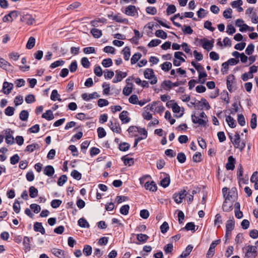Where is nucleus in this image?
Instances as JSON below:
<instances>
[{
	"mask_svg": "<svg viewBox=\"0 0 258 258\" xmlns=\"http://www.w3.org/2000/svg\"><path fill=\"white\" fill-rule=\"evenodd\" d=\"M200 117L201 118L196 116L195 113L192 114L191 116L192 122L195 124L198 123L199 126L206 127L208 121L207 116L204 111H202L200 114Z\"/></svg>",
	"mask_w": 258,
	"mask_h": 258,
	"instance_id": "obj_1",
	"label": "nucleus"
},
{
	"mask_svg": "<svg viewBox=\"0 0 258 258\" xmlns=\"http://www.w3.org/2000/svg\"><path fill=\"white\" fill-rule=\"evenodd\" d=\"M256 246L248 245L247 246V251L245 254V256L247 258H255L257 256V246H258V240L255 242Z\"/></svg>",
	"mask_w": 258,
	"mask_h": 258,
	"instance_id": "obj_2",
	"label": "nucleus"
},
{
	"mask_svg": "<svg viewBox=\"0 0 258 258\" xmlns=\"http://www.w3.org/2000/svg\"><path fill=\"white\" fill-rule=\"evenodd\" d=\"M146 79L151 80L150 83L152 85L155 84L157 82V79L155 77L153 70L151 69H147L144 73Z\"/></svg>",
	"mask_w": 258,
	"mask_h": 258,
	"instance_id": "obj_3",
	"label": "nucleus"
},
{
	"mask_svg": "<svg viewBox=\"0 0 258 258\" xmlns=\"http://www.w3.org/2000/svg\"><path fill=\"white\" fill-rule=\"evenodd\" d=\"M221 242V240L220 239H217L216 240H215L213 241L210 246V248L206 254V256L207 258H211L215 254V247L219 244Z\"/></svg>",
	"mask_w": 258,
	"mask_h": 258,
	"instance_id": "obj_4",
	"label": "nucleus"
},
{
	"mask_svg": "<svg viewBox=\"0 0 258 258\" xmlns=\"http://www.w3.org/2000/svg\"><path fill=\"white\" fill-rule=\"evenodd\" d=\"M186 195V191L185 189H182L177 193H175L173 195V198L174 201L177 204H180L182 202V200L185 198Z\"/></svg>",
	"mask_w": 258,
	"mask_h": 258,
	"instance_id": "obj_5",
	"label": "nucleus"
},
{
	"mask_svg": "<svg viewBox=\"0 0 258 258\" xmlns=\"http://www.w3.org/2000/svg\"><path fill=\"white\" fill-rule=\"evenodd\" d=\"M185 55L181 51H177L174 53L175 59L173 60V64H180V63L185 61V59L182 57Z\"/></svg>",
	"mask_w": 258,
	"mask_h": 258,
	"instance_id": "obj_6",
	"label": "nucleus"
},
{
	"mask_svg": "<svg viewBox=\"0 0 258 258\" xmlns=\"http://www.w3.org/2000/svg\"><path fill=\"white\" fill-rule=\"evenodd\" d=\"M125 14L126 15L132 17L138 16V15L136 7L133 5H130L126 8Z\"/></svg>",
	"mask_w": 258,
	"mask_h": 258,
	"instance_id": "obj_7",
	"label": "nucleus"
},
{
	"mask_svg": "<svg viewBox=\"0 0 258 258\" xmlns=\"http://www.w3.org/2000/svg\"><path fill=\"white\" fill-rule=\"evenodd\" d=\"M13 89V84L8 82H4L3 85V92L6 94H9Z\"/></svg>",
	"mask_w": 258,
	"mask_h": 258,
	"instance_id": "obj_8",
	"label": "nucleus"
},
{
	"mask_svg": "<svg viewBox=\"0 0 258 258\" xmlns=\"http://www.w3.org/2000/svg\"><path fill=\"white\" fill-rule=\"evenodd\" d=\"M6 134V142L7 144L9 145H12L14 143V138L13 136L10 134V133H13V131H12L10 128L7 129L5 131Z\"/></svg>",
	"mask_w": 258,
	"mask_h": 258,
	"instance_id": "obj_9",
	"label": "nucleus"
},
{
	"mask_svg": "<svg viewBox=\"0 0 258 258\" xmlns=\"http://www.w3.org/2000/svg\"><path fill=\"white\" fill-rule=\"evenodd\" d=\"M235 159L233 157V156H230L228 158L227 163L226 164V169L228 170H233L235 168Z\"/></svg>",
	"mask_w": 258,
	"mask_h": 258,
	"instance_id": "obj_10",
	"label": "nucleus"
},
{
	"mask_svg": "<svg viewBox=\"0 0 258 258\" xmlns=\"http://www.w3.org/2000/svg\"><path fill=\"white\" fill-rule=\"evenodd\" d=\"M51 252L55 256L59 258H67V255L66 252L60 249L53 248L51 249Z\"/></svg>",
	"mask_w": 258,
	"mask_h": 258,
	"instance_id": "obj_11",
	"label": "nucleus"
},
{
	"mask_svg": "<svg viewBox=\"0 0 258 258\" xmlns=\"http://www.w3.org/2000/svg\"><path fill=\"white\" fill-rule=\"evenodd\" d=\"M128 112L127 111L123 110L119 114V118L121 120L122 123H127L131 120V118L128 117Z\"/></svg>",
	"mask_w": 258,
	"mask_h": 258,
	"instance_id": "obj_12",
	"label": "nucleus"
},
{
	"mask_svg": "<svg viewBox=\"0 0 258 258\" xmlns=\"http://www.w3.org/2000/svg\"><path fill=\"white\" fill-rule=\"evenodd\" d=\"M144 186L147 190H149L151 191H156L157 190V186L153 181L150 182L149 181L145 182Z\"/></svg>",
	"mask_w": 258,
	"mask_h": 258,
	"instance_id": "obj_13",
	"label": "nucleus"
},
{
	"mask_svg": "<svg viewBox=\"0 0 258 258\" xmlns=\"http://www.w3.org/2000/svg\"><path fill=\"white\" fill-rule=\"evenodd\" d=\"M30 242V241L29 237H28V236H24L23 238V245L24 246L23 249L25 251V253H27L31 249Z\"/></svg>",
	"mask_w": 258,
	"mask_h": 258,
	"instance_id": "obj_14",
	"label": "nucleus"
},
{
	"mask_svg": "<svg viewBox=\"0 0 258 258\" xmlns=\"http://www.w3.org/2000/svg\"><path fill=\"white\" fill-rule=\"evenodd\" d=\"M54 168L51 165H47L43 170V173L49 177H51L54 174Z\"/></svg>",
	"mask_w": 258,
	"mask_h": 258,
	"instance_id": "obj_15",
	"label": "nucleus"
},
{
	"mask_svg": "<svg viewBox=\"0 0 258 258\" xmlns=\"http://www.w3.org/2000/svg\"><path fill=\"white\" fill-rule=\"evenodd\" d=\"M34 230L36 232H39L42 234H45V230L40 222H36L34 224Z\"/></svg>",
	"mask_w": 258,
	"mask_h": 258,
	"instance_id": "obj_16",
	"label": "nucleus"
},
{
	"mask_svg": "<svg viewBox=\"0 0 258 258\" xmlns=\"http://www.w3.org/2000/svg\"><path fill=\"white\" fill-rule=\"evenodd\" d=\"M173 83L170 80H165L161 84V87L165 90H170L173 86Z\"/></svg>",
	"mask_w": 258,
	"mask_h": 258,
	"instance_id": "obj_17",
	"label": "nucleus"
},
{
	"mask_svg": "<svg viewBox=\"0 0 258 258\" xmlns=\"http://www.w3.org/2000/svg\"><path fill=\"white\" fill-rule=\"evenodd\" d=\"M130 81V79H127L126 80V83L128 85H130L131 86L130 87H127V86H125L123 89V94L125 95V96H128L129 95H130L132 92V89H133V84L132 83H130L128 81Z\"/></svg>",
	"mask_w": 258,
	"mask_h": 258,
	"instance_id": "obj_18",
	"label": "nucleus"
},
{
	"mask_svg": "<svg viewBox=\"0 0 258 258\" xmlns=\"http://www.w3.org/2000/svg\"><path fill=\"white\" fill-rule=\"evenodd\" d=\"M193 249V246L191 244H189L187 246L184 251H183L182 253L179 255V257L181 258H185L186 256H188L190 253L191 252Z\"/></svg>",
	"mask_w": 258,
	"mask_h": 258,
	"instance_id": "obj_19",
	"label": "nucleus"
},
{
	"mask_svg": "<svg viewBox=\"0 0 258 258\" xmlns=\"http://www.w3.org/2000/svg\"><path fill=\"white\" fill-rule=\"evenodd\" d=\"M40 148L39 145L37 143H33L31 145H28L24 151L25 152H33L35 149H39Z\"/></svg>",
	"mask_w": 258,
	"mask_h": 258,
	"instance_id": "obj_20",
	"label": "nucleus"
},
{
	"mask_svg": "<svg viewBox=\"0 0 258 258\" xmlns=\"http://www.w3.org/2000/svg\"><path fill=\"white\" fill-rule=\"evenodd\" d=\"M235 227V221L233 217L232 219L228 220L226 223V230L232 231Z\"/></svg>",
	"mask_w": 258,
	"mask_h": 258,
	"instance_id": "obj_21",
	"label": "nucleus"
},
{
	"mask_svg": "<svg viewBox=\"0 0 258 258\" xmlns=\"http://www.w3.org/2000/svg\"><path fill=\"white\" fill-rule=\"evenodd\" d=\"M226 121L228 123V125L231 128H234L236 126V120L230 115H227L226 117Z\"/></svg>",
	"mask_w": 258,
	"mask_h": 258,
	"instance_id": "obj_22",
	"label": "nucleus"
},
{
	"mask_svg": "<svg viewBox=\"0 0 258 258\" xmlns=\"http://www.w3.org/2000/svg\"><path fill=\"white\" fill-rule=\"evenodd\" d=\"M22 21H26L27 24L31 25L33 24L34 22L35 21V20L31 15H26L25 16L23 17Z\"/></svg>",
	"mask_w": 258,
	"mask_h": 258,
	"instance_id": "obj_23",
	"label": "nucleus"
},
{
	"mask_svg": "<svg viewBox=\"0 0 258 258\" xmlns=\"http://www.w3.org/2000/svg\"><path fill=\"white\" fill-rule=\"evenodd\" d=\"M170 182V178L169 174H166V177H165L163 179H162L160 181V185L166 188L169 185Z\"/></svg>",
	"mask_w": 258,
	"mask_h": 258,
	"instance_id": "obj_24",
	"label": "nucleus"
},
{
	"mask_svg": "<svg viewBox=\"0 0 258 258\" xmlns=\"http://www.w3.org/2000/svg\"><path fill=\"white\" fill-rule=\"evenodd\" d=\"M41 117L48 120H51L54 118L52 111L51 110H46L45 113L42 114Z\"/></svg>",
	"mask_w": 258,
	"mask_h": 258,
	"instance_id": "obj_25",
	"label": "nucleus"
},
{
	"mask_svg": "<svg viewBox=\"0 0 258 258\" xmlns=\"http://www.w3.org/2000/svg\"><path fill=\"white\" fill-rule=\"evenodd\" d=\"M222 209L224 212H230L232 210V204L231 203H228L227 202V200H225L222 205Z\"/></svg>",
	"mask_w": 258,
	"mask_h": 258,
	"instance_id": "obj_26",
	"label": "nucleus"
},
{
	"mask_svg": "<svg viewBox=\"0 0 258 258\" xmlns=\"http://www.w3.org/2000/svg\"><path fill=\"white\" fill-rule=\"evenodd\" d=\"M29 196L31 198H35L38 196V190L33 186H31L29 188Z\"/></svg>",
	"mask_w": 258,
	"mask_h": 258,
	"instance_id": "obj_27",
	"label": "nucleus"
},
{
	"mask_svg": "<svg viewBox=\"0 0 258 258\" xmlns=\"http://www.w3.org/2000/svg\"><path fill=\"white\" fill-rule=\"evenodd\" d=\"M250 126L252 129H255L257 126V116L255 113H252L250 121Z\"/></svg>",
	"mask_w": 258,
	"mask_h": 258,
	"instance_id": "obj_28",
	"label": "nucleus"
},
{
	"mask_svg": "<svg viewBox=\"0 0 258 258\" xmlns=\"http://www.w3.org/2000/svg\"><path fill=\"white\" fill-rule=\"evenodd\" d=\"M78 224L79 226L82 228H89L90 225L87 221L84 218H80L78 221Z\"/></svg>",
	"mask_w": 258,
	"mask_h": 258,
	"instance_id": "obj_29",
	"label": "nucleus"
},
{
	"mask_svg": "<svg viewBox=\"0 0 258 258\" xmlns=\"http://www.w3.org/2000/svg\"><path fill=\"white\" fill-rule=\"evenodd\" d=\"M149 237L145 234H137V239L140 242L145 243L149 239Z\"/></svg>",
	"mask_w": 258,
	"mask_h": 258,
	"instance_id": "obj_30",
	"label": "nucleus"
},
{
	"mask_svg": "<svg viewBox=\"0 0 258 258\" xmlns=\"http://www.w3.org/2000/svg\"><path fill=\"white\" fill-rule=\"evenodd\" d=\"M199 79L198 80V83L204 84L205 83L206 80L205 78L207 77V74L206 72L204 71L199 73Z\"/></svg>",
	"mask_w": 258,
	"mask_h": 258,
	"instance_id": "obj_31",
	"label": "nucleus"
},
{
	"mask_svg": "<svg viewBox=\"0 0 258 258\" xmlns=\"http://www.w3.org/2000/svg\"><path fill=\"white\" fill-rule=\"evenodd\" d=\"M111 130L114 133L120 134L121 132V128L120 127L119 122L116 121L112 126H110Z\"/></svg>",
	"mask_w": 258,
	"mask_h": 258,
	"instance_id": "obj_32",
	"label": "nucleus"
},
{
	"mask_svg": "<svg viewBox=\"0 0 258 258\" xmlns=\"http://www.w3.org/2000/svg\"><path fill=\"white\" fill-rule=\"evenodd\" d=\"M121 159L125 165H128V166H131L134 163V158H126V156H124Z\"/></svg>",
	"mask_w": 258,
	"mask_h": 258,
	"instance_id": "obj_33",
	"label": "nucleus"
},
{
	"mask_svg": "<svg viewBox=\"0 0 258 258\" xmlns=\"http://www.w3.org/2000/svg\"><path fill=\"white\" fill-rule=\"evenodd\" d=\"M130 148V145L126 142H122L119 144L118 149L121 151H126Z\"/></svg>",
	"mask_w": 258,
	"mask_h": 258,
	"instance_id": "obj_34",
	"label": "nucleus"
},
{
	"mask_svg": "<svg viewBox=\"0 0 258 258\" xmlns=\"http://www.w3.org/2000/svg\"><path fill=\"white\" fill-rule=\"evenodd\" d=\"M202 46L207 51H210L213 48V44L210 41L206 40H204V42L203 43Z\"/></svg>",
	"mask_w": 258,
	"mask_h": 258,
	"instance_id": "obj_35",
	"label": "nucleus"
},
{
	"mask_svg": "<svg viewBox=\"0 0 258 258\" xmlns=\"http://www.w3.org/2000/svg\"><path fill=\"white\" fill-rule=\"evenodd\" d=\"M90 33L92 34L94 37L99 38L102 36V31L96 28H93L91 30Z\"/></svg>",
	"mask_w": 258,
	"mask_h": 258,
	"instance_id": "obj_36",
	"label": "nucleus"
},
{
	"mask_svg": "<svg viewBox=\"0 0 258 258\" xmlns=\"http://www.w3.org/2000/svg\"><path fill=\"white\" fill-rule=\"evenodd\" d=\"M238 105L242 109V107L241 105L240 102L239 101L238 104L237 102H235L232 104V106L234 107L230 109V114L234 115L236 112L238 111Z\"/></svg>",
	"mask_w": 258,
	"mask_h": 258,
	"instance_id": "obj_37",
	"label": "nucleus"
},
{
	"mask_svg": "<svg viewBox=\"0 0 258 258\" xmlns=\"http://www.w3.org/2000/svg\"><path fill=\"white\" fill-rule=\"evenodd\" d=\"M92 252V247L89 245H85L83 250L84 254L87 256L91 254Z\"/></svg>",
	"mask_w": 258,
	"mask_h": 258,
	"instance_id": "obj_38",
	"label": "nucleus"
},
{
	"mask_svg": "<svg viewBox=\"0 0 258 258\" xmlns=\"http://www.w3.org/2000/svg\"><path fill=\"white\" fill-rule=\"evenodd\" d=\"M35 44V39L33 37H30L26 44V48L29 49H32Z\"/></svg>",
	"mask_w": 258,
	"mask_h": 258,
	"instance_id": "obj_39",
	"label": "nucleus"
},
{
	"mask_svg": "<svg viewBox=\"0 0 258 258\" xmlns=\"http://www.w3.org/2000/svg\"><path fill=\"white\" fill-rule=\"evenodd\" d=\"M243 168L241 164H239L237 168V176L238 180V183L240 184V178L243 176Z\"/></svg>",
	"mask_w": 258,
	"mask_h": 258,
	"instance_id": "obj_40",
	"label": "nucleus"
},
{
	"mask_svg": "<svg viewBox=\"0 0 258 258\" xmlns=\"http://www.w3.org/2000/svg\"><path fill=\"white\" fill-rule=\"evenodd\" d=\"M29 117V112L27 110H23L19 114L20 119L22 121H27Z\"/></svg>",
	"mask_w": 258,
	"mask_h": 258,
	"instance_id": "obj_41",
	"label": "nucleus"
},
{
	"mask_svg": "<svg viewBox=\"0 0 258 258\" xmlns=\"http://www.w3.org/2000/svg\"><path fill=\"white\" fill-rule=\"evenodd\" d=\"M60 95L58 94L56 90H53L50 95V99L53 101H56L57 100L59 101H61V99L59 98Z\"/></svg>",
	"mask_w": 258,
	"mask_h": 258,
	"instance_id": "obj_42",
	"label": "nucleus"
},
{
	"mask_svg": "<svg viewBox=\"0 0 258 258\" xmlns=\"http://www.w3.org/2000/svg\"><path fill=\"white\" fill-rule=\"evenodd\" d=\"M142 54L140 52L135 53L131 58L132 64H135L141 57Z\"/></svg>",
	"mask_w": 258,
	"mask_h": 258,
	"instance_id": "obj_43",
	"label": "nucleus"
},
{
	"mask_svg": "<svg viewBox=\"0 0 258 258\" xmlns=\"http://www.w3.org/2000/svg\"><path fill=\"white\" fill-rule=\"evenodd\" d=\"M155 35L163 39H165L167 37V33L162 30H158L155 32Z\"/></svg>",
	"mask_w": 258,
	"mask_h": 258,
	"instance_id": "obj_44",
	"label": "nucleus"
},
{
	"mask_svg": "<svg viewBox=\"0 0 258 258\" xmlns=\"http://www.w3.org/2000/svg\"><path fill=\"white\" fill-rule=\"evenodd\" d=\"M137 128L138 126L134 125L130 126L127 129V132L132 136L137 137L138 135L135 134L138 132Z\"/></svg>",
	"mask_w": 258,
	"mask_h": 258,
	"instance_id": "obj_45",
	"label": "nucleus"
},
{
	"mask_svg": "<svg viewBox=\"0 0 258 258\" xmlns=\"http://www.w3.org/2000/svg\"><path fill=\"white\" fill-rule=\"evenodd\" d=\"M177 159L179 163H183L185 162L186 157L184 153L180 152L177 154Z\"/></svg>",
	"mask_w": 258,
	"mask_h": 258,
	"instance_id": "obj_46",
	"label": "nucleus"
},
{
	"mask_svg": "<svg viewBox=\"0 0 258 258\" xmlns=\"http://www.w3.org/2000/svg\"><path fill=\"white\" fill-rule=\"evenodd\" d=\"M130 206L128 205H124L120 209V213L123 215H127L128 214L130 210Z\"/></svg>",
	"mask_w": 258,
	"mask_h": 258,
	"instance_id": "obj_47",
	"label": "nucleus"
},
{
	"mask_svg": "<svg viewBox=\"0 0 258 258\" xmlns=\"http://www.w3.org/2000/svg\"><path fill=\"white\" fill-rule=\"evenodd\" d=\"M67 176L65 174L62 175L57 180V184L60 186H62L67 182Z\"/></svg>",
	"mask_w": 258,
	"mask_h": 258,
	"instance_id": "obj_48",
	"label": "nucleus"
},
{
	"mask_svg": "<svg viewBox=\"0 0 258 258\" xmlns=\"http://www.w3.org/2000/svg\"><path fill=\"white\" fill-rule=\"evenodd\" d=\"M71 175L75 179L79 180L82 178V174L78 171L76 170H73L71 173Z\"/></svg>",
	"mask_w": 258,
	"mask_h": 258,
	"instance_id": "obj_49",
	"label": "nucleus"
},
{
	"mask_svg": "<svg viewBox=\"0 0 258 258\" xmlns=\"http://www.w3.org/2000/svg\"><path fill=\"white\" fill-rule=\"evenodd\" d=\"M122 52L123 53V57L125 60H128L130 57V49L128 47H125L122 50Z\"/></svg>",
	"mask_w": 258,
	"mask_h": 258,
	"instance_id": "obj_50",
	"label": "nucleus"
},
{
	"mask_svg": "<svg viewBox=\"0 0 258 258\" xmlns=\"http://www.w3.org/2000/svg\"><path fill=\"white\" fill-rule=\"evenodd\" d=\"M221 98L223 101H225L227 104L229 103V97L227 91L224 90L221 92Z\"/></svg>",
	"mask_w": 258,
	"mask_h": 258,
	"instance_id": "obj_51",
	"label": "nucleus"
},
{
	"mask_svg": "<svg viewBox=\"0 0 258 258\" xmlns=\"http://www.w3.org/2000/svg\"><path fill=\"white\" fill-rule=\"evenodd\" d=\"M161 42V41L160 39H153L150 41V42L148 43V46L149 47H155L160 44Z\"/></svg>",
	"mask_w": 258,
	"mask_h": 258,
	"instance_id": "obj_52",
	"label": "nucleus"
},
{
	"mask_svg": "<svg viewBox=\"0 0 258 258\" xmlns=\"http://www.w3.org/2000/svg\"><path fill=\"white\" fill-rule=\"evenodd\" d=\"M236 191V187H232L230 191H229L226 196V200H231L232 199L233 197H234V195Z\"/></svg>",
	"mask_w": 258,
	"mask_h": 258,
	"instance_id": "obj_53",
	"label": "nucleus"
},
{
	"mask_svg": "<svg viewBox=\"0 0 258 258\" xmlns=\"http://www.w3.org/2000/svg\"><path fill=\"white\" fill-rule=\"evenodd\" d=\"M202 154L200 152H196L192 157V160L195 162H200L202 160Z\"/></svg>",
	"mask_w": 258,
	"mask_h": 258,
	"instance_id": "obj_54",
	"label": "nucleus"
},
{
	"mask_svg": "<svg viewBox=\"0 0 258 258\" xmlns=\"http://www.w3.org/2000/svg\"><path fill=\"white\" fill-rule=\"evenodd\" d=\"M160 228L161 232L162 233L164 234L166 233L169 228L168 223L166 221L164 222L163 224L160 226Z\"/></svg>",
	"mask_w": 258,
	"mask_h": 258,
	"instance_id": "obj_55",
	"label": "nucleus"
},
{
	"mask_svg": "<svg viewBox=\"0 0 258 258\" xmlns=\"http://www.w3.org/2000/svg\"><path fill=\"white\" fill-rule=\"evenodd\" d=\"M97 133L99 138H102L106 135V132L102 127H99L97 128Z\"/></svg>",
	"mask_w": 258,
	"mask_h": 258,
	"instance_id": "obj_56",
	"label": "nucleus"
},
{
	"mask_svg": "<svg viewBox=\"0 0 258 258\" xmlns=\"http://www.w3.org/2000/svg\"><path fill=\"white\" fill-rule=\"evenodd\" d=\"M146 12L147 14L154 15L157 13V11L155 7L149 6L146 8Z\"/></svg>",
	"mask_w": 258,
	"mask_h": 258,
	"instance_id": "obj_57",
	"label": "nucleus"
},
{
	"mask_svg": "<svg viewBox=\"0 0 258 258\" xmlns=\"http://www.w3.org/2000/svg\"><path fill=\"white\" fill-rule=\"evenodd\" d=\"M15 108L13 107L8 106L5 110V113L7 116H12L14 113Z\"/></svg>",
	"mask_w": 258,
	"mask_h": 258,
	"instance_id": "obj_58",
	"label": "nucleus"
},
{
	"mask_svg": "<svg viewBox=\"0 0 258 258\" xmlns=\"http://www.w3.org/2000/svg\"><path fill=\"white\" fill-rule=\"evenodd\" d=\"M62 203V201L60 200L55 199L51 202V206L54 209H56L59 207Z\"/></svg>",
	"mask_w": 258,
	"mask_h": 258,
	"instance_id": "obj_59",
	"label": "nucleus"
},
{
	"mask_svg": "<svg viewBox=\"0 0 258 258\" xmlns=\"http://www.w3.org/2000/svg\"><path fill=\"white\" fill-rule=\"evenodd\" d=\"M40 127L38 124L33 125L32 127L29 128L28 131L30 133H37L39 132Z\"/></svg>",
	"mask_w": 258,
	"mask_h": 258,
	"instance_id": "obj_60",
	"label": "nucleus"
},
{
	"mask_svg": "<svg viewBox=\"0 0 258 258\" xmlns=\"http://www.w3.org/2000/svg\"><path fill=\"white\" fill-rule=\"evenodd\" d=\"M20 160V157L16 154L14 155L10 158V163L12 165H15L17 164Z\"/></svg>",
	"mask_w": 258,
	"mask_h": 258,
	"instance_id": "obj_61",
	"label": "nucleus"
},
{
	"mask_svg": "<svg viewBox=\"0 0 258 258\" xmlns=\"http://www.w3.org/2000/svg\"><path fill=\"white\" fill-rule=\"evenodd\" d=\"M102 88H103V93L105 95H109L110 92V85L106 82L102 84Z\"/></svg>",
	"mask_w": 258,
	"mask_h": 258,
	"instance_id": "obj_62",
	"label": "nucleus"
},
{
	"mask_svg": "<svg viewBox=\"0 0 258 258\" xmlns=\"http://www.w3.org/2000/svg\"><path fill=\"white\" fill-rule=\"evenodd\" d=\"M182 30L183 32V33L185 34H191L193 32L192 29L189 26L184 25L182 27Z\"/></svg>",
	"mask_w": 258,
	"mask_h": 258,
	"instance_id": "obj_63",
	"label": "nucleus"
},
{
	"mask_svg": "<svg viewBox=\"0 0 258 258\" xmlns=\"http://www.w3.org/2000/svg\"><path fill=\"white\" fill-rule=\"evenodd\" d=\"M30 208L33 210L34 213H38L40 210V206L36 204H32L30 206Z\"/></svg>",
	"mask_w": 258,
	"mask_h": 258,
	"instance_id": "obj_64",
	"label": "nucleus"
}]
</instances>
